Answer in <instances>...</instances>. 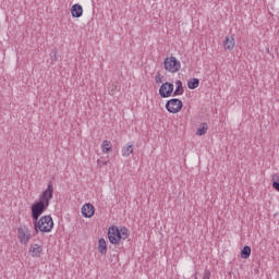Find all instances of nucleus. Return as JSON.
<instances>
[{
	"label": "nucleus",
	"mask_w": 279,
	"mask_h": 279,
	"mask_svg": "<svg viewBox=\"0 0 279 279\" xmlns=\"http://www.w3.org/2000/svg\"><path fill=\"white\" fill-rule=\"evenodd\" d=\"M208 132V124L206 122H203L199 124L196 136H204Z\"/></svg>",
	"instance_id": "4468645a"
},
{
	"label": "nucleus",
	"mask_w": 279,
	"mask_h": 279,
	"mask_svg": "<svg viewBox=\"0 0 279 279\" xmlns=\"http://www.w3.org/2000/svg\"><path fill=\"white\" fill-rule=\"evenodd\" d=\"M210 276H211L210 270L205 269L204 275H203V279H210Z\"/></svg>",
	"instance_id": "5701e85b"
},
{
	"label": "nucleus",
	"mask_w": 279,
	"mask_h": 279,
	"mask_svg": "<svg viewBox=\"0 0 279 279\" xmlns=\"http://www.w3.org/2000/svg\"><path fill=\"white\" fill-rule=\"evenodd\" d=\"M252 255V247L245 245L242 250H241V258H247L248 256Z\"/></svg>",
	"instance_id": "6ab92c4d"
},
{
	"label": "nucleus",
	"mask_w": 279,
	"mask_h": 279,
	"mask_svg": "<svg viewBox=\"0 0 279 279\" xmlns=\"http://www.w3.org/2000/svg\"><path fill=\"white\" fill-rule=\"evenodd\" d=\"M132 154H134V144H126L122 147L123 158H129Z\"/></svg>",
	"instance_id": "f8f14e48"
},
{
	"label": "nucleus",
	"mask_w": 279,
	"mask_h": 279,
	"mask_svg": "<svg viewBox=\"0 0 279 279\" xmlns=\"http://www.w3.org/2000/svg\"><path fill=\"white\" fill-rule=\"evenodd\" d=\"M173 83H162V85L159 88V95L162 97V99H167V97H171L173 95Z\"/></svg>",
	"instance_id": "0eeeda50"
},
{
	"label": "nucleus",
	"mask_w": 279,
	"mask_h": 279,
	"mask_svg": "<svg viewBox=\"0 0 279 279\" xmlns=\"http://www.w3.org/2000/svg\"><path fill=\"white\" fill-rule=\"evenodd\" d=\"M119 235H120V241H125L130 236V230L128 228L123 227L119 229Z\"/></svg>",
	"instance_id": "a211bd4d"
},
{
	"label": "nucleus",
	"mask_w": 279,
	"mask_h": 279,
	"mask_svg": "<svg viewBox=\"0 0 279 279\" xmlns=\"http://www.w3.org/2000/svg\"><path fill=\"white\" fill-rule=\"evenodd\" d=\"M199 86V78H190L187 81V88H190V90H195V88H197Z\"/></svg>",
	"instance_id": "dca6fc26"
},
{
	"label": "nucleus",
	"mask_w": 279,
	"mask_h": 279,
	"mask_svg": "<svg viewBox=\"0 0 279 279\" xmlns=\"http://www.w3.org/2000/svg\"><path fill=\"white\" fill-rule=\"evenodd\" d=\"M155 82H156V84H162V75H160V73H158L155 76Z\"/></svg>",
	"instance_id": "4be33fe9"
},
{
	"label": "nucleus",
	"mask_w": 279,
	"mask_h": 279,
	"mask_svg": "<svg viewBox=\"0 0 279 279\" xmlns=\"http://www.w3.org/2000/svg\"><path fill=\"white\" fill-rule=\"evenodd\" d=\"M271 180H272V189L279 192V174H272Z\"/></svg>",
	"instance_id": "aec40b11"
},
{
	"label": "nucleus",
	"mask_w": 279,
	"mask_h": 279,
	"mask_svg": "<svg viewBox=\"0 0 279 279\" xmlns=\"http://www.w3.org/2000/svg\"><path fill=\"white\" fill-rule=\"evenodd\" d=\"M82 215L83 217L90 219V217L95 215V206H93L90 203L83 205Z\"/></svg>",
	"instance_id": "1a4fd4ad"
},
{
	"label": "nucleus",
	"mask_w": 279,
	"mask_h": 279,
	"mask_svg": "<svg viewBox=\"0 0 279 279\" xmlns=\"http://www.w3.org/2000/svg\"><path fill=\"white\" fill-rule=\"evenodd\" d=\"M84 14V9L82 8L81 4H74L71 8V15L73 19H80Z\"/></svg>",
	"instance_id": "9b49d317"
},
{
	"label": "nucleus",
	"mask_w": 279,
	"mask_h": 279,
	"mask_svg": "<svg viewBox=\"0 0 279 279\" xmlns=\"http://www.w3.org/2000/svg\"><path fill=\"white\" fill-rule=\"evenodd\" d=\"M35 234L39 232H51L53 230V218L51 216H44L34 222Z\"/></svg>",
	"instance_id": "f03ea898"
},
{
	"label": "nucleus",
	"mask_w": 279,
	"mask_h": 279,
	"mask_svg": "<svg viewBox=\"0 0 279 279\" xmlns=\"http://www.w3.org/2000/svg\"><path fill=\"white\" fill-rule=\"evenodd\" d=\"M28 254L32 256V258H40V256H43V245L32 244Z\"/></svg>",
	"instance_id": "6e6552de"
},
{
	"label": "nucleus",
	"mask_w": 279,
	"mask_h": 279,
	"mask_svg": "<svg viewBox=\"0 0 279 279\" xmlns=\"http://www.w3.org/2000/svg\"><path fill=\"white\" fill-rule=\"evenodd\" d=\"M53 199V183L49 182L47 189L39 195V201L32 205V219L38 221L40 215L49 208V204Z\"/></svg>",
	"instance_id": "f257e3e1"
},
{
	"label": "nucleus",
	"mask_w": 279,
	"mask_h": 279,
	"mask_svg": "<svg viewBox=\"0 0 279 279\" xmlns=\"http://www.w3.org/2000/svg\"><path fill=\"white\" fill-rule=\"evenodd\" d=\"M102 154H108V151H112V142L104 141L101 144Z\"/></svg>",
	"instance_id": "f3484780"
},
{
	"label": "nucleus",
	"mask_w": 279,
	"mask_h": 279,
	"mask_svg": "<svg viewBox=\"0 0 279 279\" xmlns=\"http://www.w3.org/2000/svg\"><path fill=\"white\" fill-rule=\"evenodd\" d=\"M99 167H106L108 165V161H104L101 159H98Z\"/></svg>",
	"instance_id": "b1692460"
},
{
	"label": "nucleus",
	"mask_w": 279,
	"mask_h": 279,
	"mask_svg": "<svg viewBox=\"0 0 279 279\" xmlns=\"http://www.w3.org/2000/svg\"><path fill=\"white\" fill-rule=\"evenodd\" d=\"M50 62L51 64H56V62H58V50H51Z\"/></svg>",
	"instance_id": "412c9836"
},
{
	"label": "nucleus",
	"mask_w": 279,
	"mask_h": 279,
	"mask_svg": "<svg viewBox=\"0 0 279 279\" xmlns=\"http://www.w3.org/2000/svg\"><path fill=\"white\" fill-rule=\"evenodd\" d=\"M236 47V40L234 39V35L227 36L223 41V48L227 51H232Z\"/></svg>",
	"instance_id": "9d476101"
},
{
	"label": "nucleus",
	"mask_w": 279,
	"mask_h": 279,
	"mask_svg": "<svg viewBox=\"0 0 279 279\" xmlns=\"http://www.w3.org/2000/svg\"><path fill=\"white\" fill-rule=\"evenodd\" d=\"M98 252L99 254H108V245L106 244V240L104 238L98 241Z\"/></svg>",
	"instance_id": "ddd939ff"
},
{
	"label": "nucleus",
	"mask_w": 279,
	"mask_h": 279,
	"mask_svg": "<svg viewBox=\"0 0 279 279\" xmlns=\"http://www.w3.org/2000/svg\"><path fill=\"white\" fill-rule=\"evenodd\" d=\"M182 100L178 98H172L167 101L166 109L168 110V112H171V114H178V112L182 110Z\"/></svg>",
	"instance_id": "20e7f679"
},
{
	"label": "nucleus",
	"mask_w": 279,
	"mask_h": 279,
	"mask_svg": "<svg viewBox=\"0 0 279 279\" xmlns=\"http://www.w3.org/2000/svg\"><path fill=\"white\" fill-rule=\"evenodd\" d=\"M108 239H109V243H111L112 245H119V243L121 242L120 235H119V227L111 226L108 229Z\"/></svg>",
	"instance_id": "423d86ee"
},
{
	"label": "nucleus",
	"mask_w": 279,
	"mask_h": 279,
	"mask_svg": "<svg viewBox=\"0 0 279 279\" xmlns=\"http://www.w3.org/2000/svg\"><path fill=\"white\" fill-rule=\"evenodd\" d=\"M163 66L169 73H178L182 69V63L175 57H167L163 61Z\"/></svg>",
	"instance_id": "7ed1b4c3"
},
{
	"label": "nucleus",
	"mask_w": 279,
	"mask_h": 279,
	"mask_svg": "<svg viewBox=\"0 0 279 279\" xmlns=\"http://www.w3.org/2000/svg\"><path fill=\"white\" fill-rule=\"evenodd\" d=\"M17 239L20 243L27 245V243H29V239H32V233L29 232V229L27 227H20L17 229Z\"/></svg>",
	"instance_id": "39448f33"
},
{
	"label": "nucleus",
	"mask_w": 279,
	"mask_h": 279,
	"mask_svg": "<svg viewBox=\"0 0 279 279\" xmlns=\"http://www.w3.org/2000/svg\"><path fill=\"white\" fill-rule=\"evenodd\" d=\"M175 90L173 92V96L178 97L180 95H184V87H182V81L175 82Z\"/></svg>",
	"instance_id": "2eb2a0df"
}]
</instances>
